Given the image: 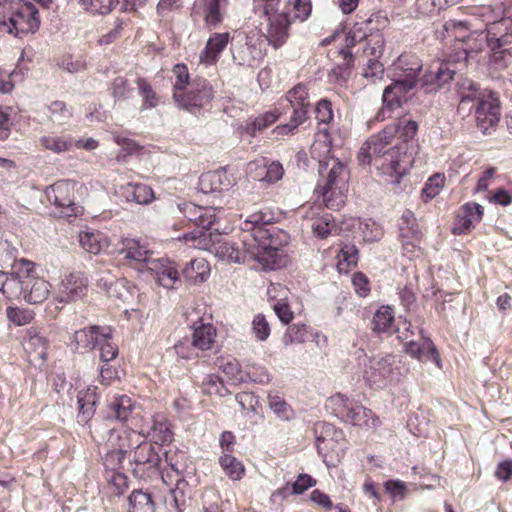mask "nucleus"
Segmentation results:
<instances>
[{"label": "nucleus", "mask_w": 512, "mask_h": 512, "mask_svg": "<svg viewBox=\"0 0 512 512\" xmlns=\"http://www.w3.org/2000/svg\"><path fill=\"white\" fill-rule=\"evenodd\" d=\"M271 217L258 211L250 214L241 225L239 241L223 240L213 245V252L219 259L241 263L256 261L262 269L273 270L281 265L280 243L273 235V229L265 224Z\"/></svg>", "instance_id": "obj_1"}, {"label": "nucleus", "mask_w": 512, "mask_h": 512, "mask_svg": "<svg viewBox=\"0 0 512 512\" xmlns=\"http://www.w3.org/2000/svg\"><path fill=\"white\" fill-rule=\"evenodd\" d=\"M417 131L418 124L414 120H398L362 145L358 153L359 162L374 166L383 175L389 176L391 183L399 184L400 179L411 168L413 159L407 154L405 144L393 143L395 135L399 134L407 142L414 138Z\"/></svg>", "instance_id": "obj_2"}, {"label": "nucleus", "mask_w": 512, "mask_h": 512, "mask_svg": "<svg viewBox=\"0 0 512 512\" xmlns=\"http://www.w3.org/2000/svg\"><path fill=\"white\" fill-rule=\"evenodd\" d=\"M331 151L327 130L317 134L310 148L312 158L319 162L321 174L327 170V176L322 186V196L325 205L330 209H338L344 204V195L348 190V170L345 165L334 157H329Z\"/></svg>", "instance_id": "obj_3"}, {"label": "nucleus", "mask_w": 512, "mask_h": 512, "mask_svg": "<svg viewBox=\"0 0 512 512\" xmlns=\"http://www.w3.org/2000/svg\"><path fill=\"white\" fill-rule=\"evenodd\" d=\"M311 13L309 0H289L283 12L266 9L263 35L274 49L282 47L289 38L294 20L304 21Z\"/></svg>", "instance_id": "obj_4"}, {"label": "nucleus", "mask_w": 512, "mask_h": 512, "mask_svg": "<svg viewBox=\"0 0 512 512\" xmlns=\"http://www.w3.org/2000/svg\"><path fill=\"white\" fill-rule=\"evenodd\" d=\"M40 26L38 10L25 0H0V30L22 38Z\"/></svg>", "instance_id": "obj_5"}, {"label": "nucleus", "mask_w": 512, "mask_h": 512, "mask_svg": "<svg viewBox=\"0 0 512 512\" xmlns=\"http://www.w3.org/2000/svg\"><path fill=\"white\" fill-rule=\"evenodd\" d=\"M396 65L403 71V75L387 86L383 92V103L385 108L390 110L408 100L411 91L417 85V76L422 69L421 61L414 56H402Z\"/></svg>", "instance_id": "obj_6"}, {"label": "nucleus", "mask_w": 512, "mask_h": 512, "mask_svg": "<svg viewBox=\"0 0 512 512\" xmlns=\"http://www.w3.org/2000/svg\"><path fill=\"white\" fill-rule=\"evenodd\" d=\"M400 368L392 355L374 356L364 363L363 379L372 387L383 388L400 381Z\"/></svg>", "instance_id": "obj_7"}, {"label": "nucleus", "mask_w": 512, "mask_h": 512, "mask_svg": "<svg viewBox=\"0 0 512 512\" xmlns=\"http://www.w3.org/2000/svg\"><path fill=\"white\" fill-rule=\"evenodd\" d=\"M77 183L71 180H60L45 189L47 199L61 209L65 217L82 214L83 207L74 201Z\"/></svg>", "instance_id": "obj_8"}, {"label": "nucleus", "mask_w": 512, "mask_h": 512, "mask_svg": "<svg viewBox=\"0 0 512 512\" xmlns=\"http://www.w3.org/2000/svg\"><path fill=\"white\" fill-rule=\"evenodd\" d=\"M333 400L338 413L346 422L366 429H375L380 425L378 417L361 404L343 395H336Z\"/></svg>", "instance_id": "obj_9"}, {"label": "nucleus", "mask_w": 512, "mask_h": 512, "mask_svg": "<svg viewBox=\"0 0 512 512\" xmlns=\"http://www.w3.org/2000/svg\"><path fill=\"white\" fill-rule=\"evenodd\" d=\"M32 270L33 262L24 258L14 261L10 273L0 272V292L8 299L22 296Z\"/></svg>", "instance_id": "obj_10"}, {"label": "nucleus", "mask_w": 512, "mask_h": 512, "mask_svg": "<svg viewBox=\"0 0 512 512\" xmlns=\"http://www.w3.org/2000/svg\"><path fill=\"white\" fill-rule=\"evenodd\" d=\"M88 292V278L81 271H71L62 276L53 298L60 304H70L83 299Z\"/></svg>", "instance_id": "obj_11"}, {"label": "nucleus", "mask_w": 512, "mask_h": 512, "mask_svg": "<svg viewBox=\"0 0 512 512\" xmlns=\"http://www.w3.org/2000/svg\"><path fill=\"white\" fill-rule=\"evenodd\" d=\"M399 230L404 256L409 259L419 257L421 254L419 245L422 232L412 211L406 210L403 212L399 221Z\"/></svg>", "instance_id": "obj_12"}, {"label": "nucleus", "mask_w": 512, "mask_h": 512, "mask_svg": "<svg viewBox=\"0 0 512 512\" xmlns=\"http://www.w3.org/2000/svg\"><path fill=\"white\" fill-rule=\"evenodd\" d=\"M500 120V101L498 96L489 90H483L478 96L475 106V121L477 127L483 132L494 128Z\"/></svg>", "instance_id": "obj_13"}, {"label": "nucleus", "mask_w": 512, "mask_h": 512, "mask_svg": "<svg viewBox=\"0 0 512 512\" xmlns=\"http://www.w3.org/2000/svg\"><path fill=\"white\" fill-rule=\"evenodd\" d=\"M444 29L455 39L461 40L466 44L464 48L466 59L482 52L486 45V35L483 32H473L468 36L464 35V31L468 29L466 22L449 20L444 24Z\"/></svg>", "instance_id": "obj_14"}, {"label": "nucleus", "mask_w": 512, "mask_h": 512, "mask_svg": "<svg viewBox=\"0 0 512 512\" xmlns=\"http://www.w3.org/2000/svg\"><path fill=\"white\" fill-rule=\"evenodd\" d=\"M173 96L180 108L192 112L208 104L213 97V91L207 80L198 79L187 94L174 93Z\"/></svg>", "instance_id": "obj_15"}, {"label": "nucleus", "mask_w": 512, "mask_h": 512, "mask_svg": "<svg viewBox=\"0 0 512 512\" xmlns=\"http://www.w3.org/2000/svg\"><path fill=\"white\" fill-rule=\"evenodd\" d=\"M119 253L123 255L125 260L129 261L132 267L139 271H145L150 261L154 259L153 252L134 238L124 239Z\"/></svg>", "instance_id": "obj_16"}, {"label": "nucleus", "mask_w": 512, "mask_h": 512, "mask_svg": "<svg viewBox=\"0 0 512 512\" xmlns=\"http://www.w3.org/2000/svg\"><path fill=\"white\" fill-rule=\"evenodd\" d=\"M220 369L234 384L243 382L247 378L259 383H263L269 379L267 371L262 367L251 366L245 374L240 369L238 361L231 358L223 359L220 365Z\"/></svg>", "instance_id": "obj_17"}, {"label": "nucleus", "mask_w": 512, "mask_h": 512, "mask_svg": "<svg viewBox=\"0 0 512 512\" xmlns=\"http://www.w3.org/2000/svg\"><path fill=\"white\" fill-rule=\"evenodd\" d=\"M145 271L151 272L157 283L167 289L176 288L180 282L176 264L167 258H154Z\"/></svg>", "instance_id": "obj_18"}, {"label": "nucleus", "mask_w": 512, "mask_h": 512, "mask_svg": "<svg viewBox=\"0 0 512 512\" xmlns=\"http://www.w3.org/2000/svg\"><path fill=\"white\" fill-rule=\"evenodd\" d=\"M130 462L135 465V470L149 471L158 468L160 456L154 446L146 440H138V443L130 451Z\"/></svg>", "instance_id": "obj_19"}, {"label": "nucleus", "mask_w": 512, "mask_h": 512, "mask_svg": "<svg viewBox=\"0 0 512 512\" xmlns=\"http://www.w3.org/2000/svg\"><path fill=\"white\" fill-rule=\"evenodd\" d=\"M512 43V18L503 15L486 29V45L502 48Z\"/></svg>", "instance_id": "obj_20"}, {"label": "nucleus", "mask_w": 512, "mask_h": 512, "mask_svg": "<svg viewBox=\"0 0 512 512\" xmlns=\"http://www.w3.org/2000/svg\"><path fill=\"white\" fill-rule=\"evenodd\" d=\"M372 22V18H369L362 22H357L353 25V27L348 33H342L337 31L332 36L323 39L322 45H329L335 40H343L345 45L340 49L350 51V48L355 46L357 42H360L368 38V31H370V26Z\"/></svg>", "instance_id": "obj_21"}, {"label": "nucleus", "mask_w": 512, "mask_h": 512, "mask_svg": "<svg viewBox=\"0 0 512 512\" xmlns=\"http://www.w3.org/2000/svg\"><path fill=\"white\" fill-rule=\"evenodd\" d=\"M400 337L406 340L405 351L411 357L420 361L431 360L434 361L438 367L441 366L439 354L430 339L422 338L417 342L409 340V336L405 333Z\"/></svg>", "instance_id": "obj_22"}, {"label": "nucleus", "mask_w": 512, "mask_h": 512, "mask_svg": "<svg viewBox=\"0 0 512 512\" xmlns=\"http://www.w3.org/2000/svg\"><path fill=\"white\" fill-rule=\"evenodd\" d=\"M22 297L24 300L31 304H39L44 302L50 295L51 285L43 278L36 276L35 264L33 263V270L31 275L25 281Z\"/></svg>", "instance_id": "obj_23"}, {"label": "nucleus", "mask_w": 512, "mask_h": 512, "mask_svg": "<svg viewBox=\"0 0 512 512\" xmlns=\"http://www.w3.org/2000/svg\"><path fill=\"white\" fill-rule=\"evenodd\" d=\"M235 184V179L226 168L204 173L200 177V187L204 193L229 190Z\"/></svg>", "instance_id": "obj_24"}, {"label": "nucleus", "mask_w": 512, "mask_h": 512, "mask_svg": "<svg viewBox=\"0 0 512 512\" xmlns=\"http://www.w3.org/2000/svg\"><path fill=\"white\" fill-rule=\"evenodd\" d=\"M230 41L228 32L213 33L207 40L206 45L199 55L201 64L211 66L215 64L222 51L226 48Z\"/></svg>", "instance_id": "obj_25"}, {"label": "nucleus", "mask_w": 512, "mask_h": 512, "mask_svg": "<svg viewBox=\"0 0 512 512\" xmlns=\"http://www.w3.org/2000/svg\"><path fill=\"white\" fill-rule=\"evenodd\" d=\"M321 435L316 437V445L319 453L325 457L328 452H335L336 456H340L343 443L339 441L343 439L342 432L337 431L331 424H321Z\"/></svg>", "instance_id": "obj_26"}, {"label": "nucleus", "mask_w": 512, "mask_h": 512, "mask_svg": "<svg viewBox=\"0 0 512 512\" xmlns=\"http://www.w3.org/2000/svg\"><path fill=\"white\" fill-rule=\"evenodd\" d=\"M141 437V433H137L131 429H112L107 439V447L121 450V452L127 454L134 448V445L138 443Z\"/></svg>", "instance_id": "obj_27"}, {"label": "nucleus", "mask_w": 512, "mask_h": 512, "mask_svg": "<svg viewBox=\"0 0 512 512\" xmlns=\"http://www.w3.org/2000/svg\"><path fill=\"white\" fill-rule=\"evenodd\" d=\"M141 436H149L151 439L160 445L171 443L173 440V432L170 424L164 415H155L153 417V424L149 429H141Z\"/></svg>", "instance_id": "obj_28"}, {"label": "nucleus", "mask_w": 512, "mask_h": 512, "mask_svg": "<svg viewBox=\"0 0 512 512\" xmlns=\"http://www.w3.org/2000/svg\"><path fill=\"white\" fill-rule=\"evenodd\" d=\"M121 191L128 202L139 205H149L156 198L152 187L143 183H127L121 186Z\"/></svg>", "instance_id": "obj_29"}, {"label": "nucleus", "mask_w": 512, "mask_h": 512, "mask_svg": "<svg viewBox=\"0 0 512 512\" xmlns=\"http://www.w3.org/2000/svg\"><path fill=\"white\" fill-rule=\"evenodd\" d=\"M79 242L84 250L94 255L106 252L111 244L110 238L101 231H83Z\"/></svg>", "instance_id": "obj_30"}, {"label": "nucleus", "mask_w": 512, "mask_h": 512, "mask_svg": "<svg viewBox=\"0 0 512 512\" xmlns=\"http://www.w3.org/2000/svg\"><path fill=\"white\" fill-rule=\"evenodd\" d=\"M233 61L239 66L253 67L260 59V50L251 42L237 43L232 48Z\"/></svg>", "instance_id": "obj_31"}, {"label": "nucleus", "mask_w": 512, "mask_h": 512, "mask_svg": "<svg viewBox=\"0 0 512 512\" xmlns=\"http://www.w3.org/2000/svg\"><path fill=\"white\" fill-rule=\"evenodd\" d=\"M217 338V332L211 324H200L194 328L192 334V345L194 348L206 351L211 350Z\"/></svg>", "instance_id": "obj_32"}, {"label": "nucleus", "mask_w": 512, "mask_h": 512, "mask_svg": "<svg viewBox=\"0 0 512 512\" xmlns=\"http://www.w3.org/2000/svg\"><path fill=\"white\" fill-rule=\"evenodd\" d=\"M77 402L80 421L87 422L93 416L98 402L97 387L89 386L85 390L79 391Z\"/></svg>", "instance_id": "obj_33"}, {"label": "nucleus", "mask_w": 512, "mask_h": 512, "mask_svg": "<svg viewBox=\"0 0 512 512\" xmlns=\"http://www.w3.org/2000/svg\"><path fill=\"white\" fill-rule=\"evenodd\" d=\"M484 208L476 202H469L462 206L460 215L459 233H465L474 228L483 218Z\"/></svg>", "instance_id": "obj_34"}, {"label": "nucleus", "mask_w": 512, "mask_h": 512, "mask_svg": "<svg viewBox=\"0 0 512 512\" xmlns=\"http://www.w3.org/2000/svg\"><path fill=\"white\" fill-rule=\"evenodd\" d=\"M24 347L33 360H45L48 343L45 337L41 335L37 329H29L28 338L24 343Z\"/></svg>", "instance_id": "obj_35"}, {"label": "nucleus", "mask_w": 512, "mask_h": 512, "mask_svg": "<svg viewBox=\"0 0 512 512\" xmlns=\"http://www.w3.org/2000/svg\"><path fill=\"white\" fill-rule=\"evenodd\" d=\"M183 275L189 282L199 284L208 279L210 266L204 258H195L184 267Z\"/></svg>", "instance_id": "obj_36"}, {"label": "nucleus", "mask_w": 512, "mask_h": 512, "mask_svg": "<svg viewBox=\"0 0 512 512\" xmlns=\"http://www.w3.org/2000/svg\"><path fill=\"white\" fill-rule=\"evenodd\" d=\"M338 54L343 58V63L332 68L328 77L330 82L342 85L351 75L353 56L350 51L345 49H339Z\"/></svg>", "instance_id": "obj_37"}, {"label": "nucleus", "mask_w": 512, "mask_h": 512, "mask_svg": "<svg viewBox=\"0 0 512 512\" xmlns=\"http://www.w3.org/2000/svg\"><path fill=\"white\" fill-rule=\"evenodd\" d=\"M128 512H155L152 495L143 490H134L128 497Z\"/></svg>", "instance_id": "obj_38"}, {"label": "nucleus", "mask_w": 512, "mask_h": 512, "mask_svg": "<svg viewBox=\"0 0 512 512\" xmlns=\"http://www.w3.org/2000/svg\"><path fill=\"white\" fill-rule=\"evenodd\" d=\"M102 328L103 327L94 325L78 330L73 335V342L77 348L94 349L96 344L100 343L99 332L102 331Z\"/></svg>", "instance_id": "obj_39"}, {"label": "nucleus", "mask_w": 512, "mask_h": 512, "mask_svg": "<svg viewBox=\"0 0 512 512\" xmlns=\"http://www.w3.org/2000/svg\"><path fill=\"white\" fill-rule=\"evenodd\" d=\"M99 335L100 343H97L96 346L99 347L100 358L104 362L112 361L118 355V346L113 340L112 329L105 326L102 328V331L99 332Z\"/></svg>", "instance_id": "obj_40"}, {"label": "nucleus", "mask_w": 512, "mask_h": 512, "mask_svg": "<svg viewBox=\"0 0 512 512\" xmlns=\"http://www.w3.org/2000/svg\"><path fill=\"white\" fill-rule=\"evenodd\" d=\"M336 267L340 273H347L358 263V250L354 245L344 244L336 255Z\"/></svg>", "instance_id": "obj_41"}, {"label": "nucleus", "mask_w": 512, "mask_h": 512, "mask_svg": "<svg viewBox=\"0 0 512 512\" xmlns=\"http://www.w3.org/2000/svg\"><path fill=\"white\" fill-rule=\"evenodd\" d=\"M394 312L390 306H381L374 314L373 331L378 333L389 332L394 324Z\"/></svg>", "instance_id": "obj_42"}, {"label": "nucleus", "mask_w": 512, "mask_h": 512, "mask_svg": "<svg viewBox=\"0 0 512 512\" xmlns=\"http://www.w3.org/2000/svg\"><path fill=\"white\" fill-rule=\"evenodd\" d=\"M286 98L294 110L297 109L304 111L305 118L307 119L310 103L308 101V91L306 86L303 84L296 85L287 92Z\"/></svg>", "instance_id": "obj_43"}, {"label": "nucleus", "mask_w": 512, "mask_h": 512, "mask_svg": "<svg viewBox=\"0 0 512 512\" xmlns=\"http://www.w3.org/2000/svg\"><path fill=\"white\" fill-rule=\"evenodd\" d=\"M132 399L127 395L116 396L110 403L109 408L113 417L120 421H125L133 409Z\"/></svg>", "instance_id": "obj_44"}, {"label": "nucleus", "mask_w": 512, "mask_h": 512, "mask_svg": "<svg viewBox=\"0 0 512 512\" xmlns=\"http://www.w3.org/2000/svg\"><path fill=\"white\" fill-rule=\"evenodd\" d=\"M219 463L225 474L232 480H240L245 472L244 465L230 454H223Z\"/></svg>", "instance_id": "obj_45"}, {"label": "nucleus", "mask_w": 512, "mask_h": 512, "mask_svg": "<svg viewBox=\"0 0 512 512\" xmlns=\"http://www.w3.org/2000/svg\"><path fill=\"white\" fill-rule=\"evenodd\" d=\"M490 50L489 64L497 70L507 68L512 64V47L511 48H494L488 47Z\"/></svg>", "instance_id": "obj_46"}, {"label": "nucleus", "mask_w": 512, "mask_h": 512, "mask_svg": "<svg viewBox=\"0 0 512 512\" xmlns=\"http://www.w3.org/2000/svg\"><path fill=\"white\" fill-rule=\"evenodd\" d=\"M41 143L46 149L54 153L69 151L74 146V141L65 136H44L41 138Z\"/></svg>", "instance_id": "obj_47"}, {"label": "nucleus", "mask_w": 512, "mask_h": 512, "mask_svg": "<svg viewBox=\"0 0 512 512\" xmlns=\"http://www.w3.org/2000/svg\"><path fill=\"white\" fill-rule=\"evenodd\" d=\"M281 116L279 109L275 108L271 111H267L258 117L248 126V131L254 135L258 131H262L272 124H274Z\"/></svg>", "instance_id": "obj_48"}, {"label": "nucleus", "mask_w": 512, "mask_h": 512, "mask_svg": "<svg viewBox=\"0 0 512 512\" xmlns=\"http://www.w3.org/2000/svg\"><path fill=\"white\" fill-rule=\"evenodd\" d=\"M472 15L484 22L487 29L490 24L495 23L503 15V10L500 6L481 5L473 8Z\"/></svg>", "instance_id": "obj_49"}, {"label": "nucleus", "mask_w": 512, "mask_h": 512, "mask_svg": "<svg viewBox=\"0 0 512 512\" xmlns=\"http://www.w3.org/2000/svg\"><path fill=\"white\" fill-rule=\"evenodd\" d=\"M194 211L199 212L198 215V227L203 229H209L217 221L221 209L214 207H201V206H190Z\"/></svg>", "instance_id": "obj_50"}, {"label": "nucleus", "mask_w": 512, "mask_h": 512, "mask_svg": "<svg viewBox=\"0 0 512 512\" xmlns=\"http://www.w3.org/2000/svg\"><path fill=\"white\" fill-rule=\"evenodd\" d=\"M268 403L270 409L282 420H290L294 417L292 408L278 395H269Z\"/></svg>", "instance_id": "obj_51"}, {"label": "nucleus", "mask_w": 512, "mask_h": 512, "mask_svg": "<svg viewBox=\"0 0 512 512\" xmlns=\"http://www.w3.org/2000/svg\"><path fill=\"white\" fill-rule=\"evenodd\" d=\"M305 121V112L295 109V111H293V115L290 118V121L287 124L278 125L273 129V133L280 136L294 134L298 126L303 124Z\"/></svg>", "instance_id": "obj_52"}, {"label": "nucleus", "mask_w": 512, "mask_h": 512, "mask_svg": "<svg viewBox=\"0 0 512 512\" xmlns=\"http://www.w3.org/2000/svg\"><path fill=\"white\" fill-rule=\"evenodd\" d=\"M305 121V112L295 109V111H293V115L290 118V121L287 124L278 125L273 129V133L280 136L294 134L298 126L303 124Z\"/></svg>", "instance_id": "obj_53"}, {"label": "nucleus", "mask_w": 512, "mask_h": 512, "mask_svg": "<svg viewBox=\"0 0 512 512\" xmlns=\"http://www.w3.org/2000/svg\"><path fill=\"white\" fill-rule=\"evenodd\" d=\"M206 6L205 21L207 25L216 26L222 21L221 8L227 0H204Z\"/></svg>", "instance_id": "obj_54"}, {"label": "nucleus", "mask_w": 512, "mask_h": 512, "mask_svg": "<svg viewBox=\"0 0 512 512\" xmlns=\"http://www.w3.org/2000/svg\"><path fill=\"white\" fill-rule=\"evenodd\" d=\"M83 8L93 14L109 13L118 0H78Z\"/></svg>", "instance_id": "obj_55"}, {"label": "nucleus", "mask_w": 512, "mask_h": 512, "mask_svg": "<svg viewBox=\"0 0 512 512\" xmlns=\"http://www.w3.org/2000/svg\"><path fill=\"white\" fill-rule=\"evenodd\" d=\"M308 333L307 326L304 324H294L289 327L288 331L283 336V344L289 346L293 343H303L306 340Z\"/></svg>", "instance_id": "obj_56"}, {"label": "nucleus", "mask_w": 512, "mask_h": 512, "mask_svg": "<svg viewBox=\"0 0 512 512\" xmlns=\"http://www.w3.org/2000/svg\"><path fill=\"white\" fill-rule=\"evenodd\" d=\"M483 91H480L477 85L471 80H464L459 87L460 105L472 101L478 103V96Z\"/></svg>", "instance_id": "obj_57"}, {"label": "nucleus", "mask_w": 512, "mask_h": 512, "mask_svg": "<svg viewBox=\"0 0 512 512\" xmlns=\"http://www.w3.org/2000/svg\"><path fill=\"white\" fill-rule=\"evenodd\" d=\"M311 227L314 235L320 238H326L334 227L331 214L324 213L322 216L316 218Z\"/></svg>", "instance_id": "obj_58"}, {"label": "nucleus", "mask_w": 512, "mask_h": 512, "mask_svg": "<svg viewBox=\"0 0 512 512\" xmlns=\"http://www.w3.org/2000/svg\"><path fill=\"white\" fill-rule=\"evenodd\" d=\"M252 333L256 340L266 341L271 333V328L262 314H257L252 320Z\"/></svg>", "instance_id": "obj_59"}, {"label": "nucleus", "mask_w": 512, "mask_h": 512, "mask_svg": "<svg viewBox=\"0 0 512 512\" xmlns=\"http://www.w3.org/2000/svg\"><path fill=\"white\" fill-rule=\"evenodd\" d=\"M445 184V177L441 174H435L431 176L428 181L426 182L424 188H423V196L427 199H433L435 196H437Z\"/></svg>", "instance_id": "obj_60"}, {"label": "nucleus", "mask_w": 512, "mask_h": 512, "mask_svg": "<svg viewBox=\"0 0 512 512\" xmlns=\"http://www.w3.org/2000/svg\"><path fill=\"white\" fill-rule=\"evenodd\" d=\"M138 89L139 93L141 94L144 102L145 108H154L158 105L159 98L150 86V84L144 80L139 79L138 80Z\"/></svg>", "instance_id": "obj_61"}, {"label": "nucleus", "mask_w": 512, "mask_h": 512, "mask_svg": "<svg viewBox=\"0 0 512 512\" xmlns=\"http://www.w3.org/2000/svg\"><path fill=\"white\" fill-rule=\"evenodd\" d=\"M368 37H370V39L365 53L377 59L382 55L384 50V37L380 33L374 34L371 28L370 31H368Z\"/></svg>", "instance_id": "obj_62"}, {"label": "nucleus", "mask_w": 512, "mask_h": 512, "mask_svg": "<svg viewBox=\"0 0 512 512\" xmlns=\"http://www.w3.org/2000/svg\"><path fill=\"white\" fill-rule=\"evenodd\" d=\"M125 453L121 452V450H115L113 448H108L107 453L105 454L103 460L104 465L107 469L115 472L120 469L126 459Z\"/></svg>", "instance_id": "obj_63"}, {"label": "nucleus", "mask_w": 512, "mask_h": 512, "mask_svg": "<svg viewBox=\"0 0 512 512\" xmlns=\"http://www.w3.org/2000/svg\"><path fill=\"white\" fill-rule=\"evenodd\" d=\"M7 317L15 325L23 326L31 322L33 319V313L27 309L9 307L7 309Z\"/></svg>", "instance_id": "obj_64"}]
</instances>
